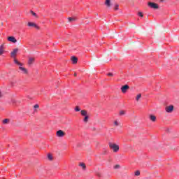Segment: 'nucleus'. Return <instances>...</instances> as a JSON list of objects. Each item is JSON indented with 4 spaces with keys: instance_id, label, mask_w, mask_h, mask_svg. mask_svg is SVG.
<instances>
[{
    "instance_id": "nucleus-33",
    "label": "nucleus",
    "mask_w": 179,
    "mask_h": 179,
    "mask_svg": "<svg viewBox=\"0 0 179 179\" xmlns=\"http://www.w3.org/2000/svg\"><path fill=\"white\" fill-rule=\"evenodd\" d=\"M74 76L76 77L78 76V74L76 73H74Z\"/></svg>"
},
{
    "instance_id": "nucleus-19",
    "label": "nucleus",
    "mask_w": 179,
    "mask_h": 179,
    "mask_svg": "<svg viewBox=\"0 0 179 179\" xmlns=\"http://www.w3.org/2000/svg\"><path fill=\"white\" fill-rule=\"evenodd\" d=\"M134 176H136V177H138L139 176H141V171H136L134 173Z\"/></svg>"
},
{
    "instance_id": "nucleus-4",
    "label": "nucleus",
    "mask_w": 179,
    "mask_h": 179,
    "mask_svg": "<svg viewBox=\"0 0 179 179\" xmlns=\"http://www.w3.org/2000/svg\"><path fill=\"white\" fill-rule=\"evenodd\" d=\"M66 135V133L62 130H58L56 132V136H58V138H64Z\"/></svg>"
},
{
    "instance_id": "nucleus-36",
    "label": "nucleus",
    "mask_w": 179,
    "mask_h": 179,
    "mask_svg": "<svg viewBox=\"0 0 179 179\" xmlns=\"http://www.w3.org/2000/svg\"><path fill=\"white\" fill-rule=\"evenodd\" d=\"M0 97H1V92H0Z\"/></svg>"
},
{
    "instance_id": "nucleus-8",
    "label": "nucleus",
    "mask_w": 179,
    "mask_h": 179,
    "mask_svg": "<svg viewBox=\"0 0 179 179\" xmlns=\"http://www.w3.org/2000/svg\"><path fill=\"white\" fill-rule=\"evenodd\" d=\"M8 41H10V43H17V40L16 39V38H15V36H8L7 38Z\"/></svg>"
},
{
    "instance_id": "nucleus-32",
    "label": "nucleus",
    "mask_w": 179,
    "mask_h": 179,
    "mask_svg": "<svg viewBox=\"0 0 179 179\" xmlns=\"http://www.w3.org/2000/svg\"><path fill=\"white\" fill-rule=\"evenodd\" d=\"M97 176L100 178V177H101V174L97 173Z\"/></svg>"
},
{
    "instance_id": "nucleus-5",
    "label": "nucleus",
    "mask_w": 179,
    "mask_h": 179,
    "mask_svg": "<svg viewBox=\"0 0 179 179\" xmlns=\"http://www.w3.org/2000/svg\"><path fill=\"white\" fill-rule=\"evenodd\" d=\"M27 26L29 27H34L35 29H36V30H40V27H38V25H37V24L34 22H29L27 23Z\"/></svg>"
},
{
    "instance_id": "nucleus-9",
    "label": "nucleus",
    "mask_w": 179,
    "mask_h": 179,
    "mask_svg": "<svg viewBox=\"0 0 179 179\" xmlns=\"http://www.w3.org/2000/svg\"><path fill=\"white\" fill-rule=\"evenodd\" d=\"M71 59L73 65H76V64H78V59L76 57V56H72Z\"/></svg>"
},
{
    "instance_id": "nucleus-26",
    "label": "nucleus",
    "mask_w": 179,
    "mask_h": 179,
    "mask_svg": "<svg viewBox=\"0 0 179 179\" xmlns=\"http://www.w3.org/2000/svg\"><path fill=\"white\" fill-rule=\"evenodd\" d=\"M138 15L140 17H143V13H142V12H138Z\"/></svg>"
},
{
    "instance_id": "nucleus-3",
    "label": "nucleus",
    "mask_w": 179,
    "mask_h": 179,
    "mask_svg": "<svg viewBox=\"0 0 179 179\" xmlns=\"http://www.w3.org/2000/svg\"><path fill=\"white\" fill-rule=\"evenodd\" d=\"M148 5L149 8H151V9H159V4L157 3L149 1Z\"/></svg>"
},
{
    "instance_id": "nucleus-31",
    "label": "nucleus",
    "mask_w": 179,
    "mask_h": 179,
    "mask_svg": "<svg viewBox=\"0 0 179 179\" xmlns=\"http://www.w3.org/2000/svg\"><path fill=\"white\" fill-rule=\"evenodd\" d=\"M114 169H120V165H119V164H116V165L114 166Z\"/></svg>"
},
{
    "instance_id": "nucleus-34",
    "label": "nucleus",
    "mask_w": 179,
    "mask_h": 179,
    "mask_svg": "<svg viewBox=\"0 0 179 179\" xmlns=\"http://www.w3.org/2000/svg\"><path fill=\"white\" fill-rule=\"evenodd\" d=\"M160 2H164V0H160Z\"/></svg>"
},
{
    "instance_id": "nucleus-23",
    "label": "nucleus",
    "mask_w": 179,
    "mask_h": 179,
    "mask_svg": "<svg viewBox=\"0 0 179 179\" xmlns=\"http://www.w3.org/2000/svg\"><path fill=\"white\" fill-rule=\"evenodd\" d=\"M68 20H69V22H73V21H75L76 20H75V17H69L68 18Z\"/></svg>"
},
{
    "instance_id": "nucleus-35",
    "label": "nucleus",
    "mask_w": 179,
    "mask_h": 179,
    "mask_svg": "<svg viewBox=\"0 0 179 179\" xmlns=\"http://www.w3.org/2000/svg\"><path fill=\"white\" fill-rule=\"evenodd\" d=\"M94 131H96V128H94Z\"/></svg>"
},
{
    "instance_id": "nucleus-29",
    "label": "nucleus",
    "mask_w": 179,
    "mask_h": 179,
    "mask_svg": "<svg viewBox=\"0 0 179 179\" xmlns=\"http://www.w3.org/2000/svg\"><path fill=\"white\" fill-rule=\"evenodd\" d=\"M114 124H115V125L116 127H118V125H119L118 122H117V120H115V121L114 122Z\"/></svg>"
},
{
    "instance_id": "nucleus-30",
    "label": "nucleus",
    "mask_w": 179,
    "mask_h": 179,
    "mask_svg": "<svg viewBox=\"0 0 179 179\" xmlns=\"http://www.w3.org/2000/svg\"><path fill=\"white\" fill-rule=\"evenodd\" d=\"M38 107H40V106H38V104H35L34 106V108H38Z\"/></svg>"
},
{
    "instance_id": "nucleus-16",
    "label": "nucleus",
    "mask_w": 179,
    "mask_h": 179,
    "mask_svg": "<svg viewBox=\"0 0 179 179\" xmlns=\"http://www.w3.org/2000/svg\"><path fill=\"white\" fill-rule=\"evenodd\" d=\"M3 52H5L3 45H1L0 46V55H2V54H3Z\"/></svg>"
},
{
    "instance_id": "nucleus-14",
    "label": "nucleus",
    "mask_w": 179,
    "mask_h": 179,
    "mask_svg": "<svg viewBox=\"0 0 179 179\" xmlns=\"http://www.w3.org/2000/svg\"><path fill=\"white\" fill-rule=\"evenodd\" d=\"M81 115H82L83 117H86V116H87V110H81Z\"/></svg>"
},
{
    "instance_id": "nucleus-18",
    "label": "nucleus",
    "mask_w": 179,
    "mask_h": 179,
    "mask_svg": "<svg viewBox=\"0 0 179 179\" xmlns=\"http://www.w3.org/2000/svg\"><path fill=\"white\" fill-rule=\"evenodd\" d=\"M141 97H142V94H138L136 97V101H139V99H141Z\"/></svg>"
},
{
    "instance_id": "nucleus-12",
    "label": "nucleus",
    "mask_w": 179,
    "mask_h": 179,
    "mask_svg": "<svg viewBox=\"0 0 179 179\" xmlns=\"http://www.w3.org/2000/svg\"><path fill=\"white\" fill-rule=\"evenodd\" d=\"M150 120L152 121V122H156V116L153 115H150Z\"/></svg>"
},
{
    "instance_id": "nucleus-10",
    "label": "nucleus",
    "mask_w": 179,
    "mask_h": 179,
    "mask_svg": "<svg viewBox=\"0 0 179 179\" xmlns=\"http://www.w3.org/2000/svg\"><path fill=\"white\" fill-rule=\"evenodd\" d=\"M19 69L24 73V75H27L29 73V71H27V69L24 67L20 66Z\"/></svg>"
},
{
    "instance_id": "nucleus-6",
    "label": "nucleus",
    "mask_w": 179,
    "mask_h": 179,
    "mask_svg": "<svg viewBox=\"0 0 179 179\" xmlns=\"http://www.w3.org/2000/svg\"><path fill=\"white\" fill-rule=\"evenodd\" d=\"M129 85H124L123 86L121 87V90H122V93H127V90H129Z\"/></svg>"
},
{
    "instance_id": "nucleus-27",
    "label": "nucleus",
    "mask_w": 179,
    "mask_h": 179,
    "mask_svg": "<svg viewBox=\"0 0 179 179\" xmlns=\"http://www.w3.org/2000/svg\"><path fill=\"white\" fill-rule=\"evenodd\" d=\"M125 114V110H121L119 113V115H124Z\"/></svg>"
},
{
    "instance_id": "nucleus-20",
    "label": "nucleus",
    "mask_w": 179,
    "mask_h": 179,
    "mask_svg": "<svg viewBox=\"0 0 179 179\" xmlns=\"http://www.w3.org/2000/svg\"><path fill=\"white\" fill-rule=\"evenodd\" d=\"M83 121L84 122H87V121H89V115L84 116Z\"/></svg>"
},
{
    "instance_id": "nucleus-25",
    "label": "nucleus",
    "mask_w": 179,
    "mask_h": 179,
    "mask_svg": "<svg viewBox=\"0 0 179 179\" xmlns=\"http://www.w3.org/2000/svg\"><path fill=\"white\" fill-rule=\"evenodd\" d=\"M31 13L32 16L37 17V13H34L33 10H31Z\"/></svg>"
},
{
    "instance_id": "nucleus-13",
    "label": "nucleus",
    "mask_w": 179,
    "mask_h": 179,
    "mask_svg": "<svg viewBox=\"0 0 179 179\" xmlns=\"http://www.w3.org/2000/svg\"><path fill=\"white\" fill-rule=\"evenodd\" d=\"M105 5H106L108 8H110V6H111V0H106Z\"/></svg>"
},
{
    "instance_id": "nucleus-1",
    "label": "nucleus",
    "mask_w": 179,
    "mask_h": 179,
    "mask_svg": "<svg viewBox=\"0 0 179 179\" xmlns=\"http://www.w3.org/2000/svg\"><path fill=\"white\" fill-rule=\"evenodd\" d=\"M17 51H19L18 48H15L10 53V57L14 59V62L16 65H19L20 66H23V63L19 62V60L16 59V57L17 55Z\"/></svg>"
},
{
    "instance_id": "nucleus-7",
    "label": "nucleus",
    "mask_w": 179,
    "mask_h": 179,
    "mask_svg": "<svg viewBox=\"0 0 179 179\" xmlns=\"http://www.w3.org/2000/svg\"><path fill=\"white\" fill-rule=\"evenodd\" d=\"M165 110H166V113H171L172 111H174V106L170 105L169 106H166L165 108Z\"/></svg>"
},
{
    "instance_id": "nucleus-24",
    "label": "nucleus",
    "mask_w": 179,
    "mask_h": 179,
    "mask_svg": "<svg viewBox=\"0 0 179 179\" xmlns=\"http://www.w3.org/2000/svg\"><path fill=\"white\" fill-rule=\"evenodd\" d=\"M75 111H76V112L80 111V108L78 106H76Z\"/></svg>"
},
{
    "instance_id": "nucleus-15",
    "label": "nucleus",
    "mask_w": 179,
    "mask_h": 179,
    "mask_svg": "<svg viewBox=\"0 0 179 179\" xmlns=\"http://www.w3.org/2000/svg\"><path fill=\"white\" fill-rule=\"evenodd\" d=\"M79 166L83 168V170H86V164L83 162H80Z\"/></svg>"
},
{
    "instance_id": "nucleus-22",
    "label": "nucleus",
    "mask_w": 179,
    "mask_h": 179,
    "mask_svg": "<svg viewBox=\"0 0 179 179\" xmlns=\"http://www.w3.org/2000/svg\"><path fill=\"white\" fill-rule=\"evenodd\" d=\"M119 8H120V5L115 4V8H114V10H118L120 9Z\"/></svg>"
},
{
    "instance_id": "nucleus-17",
    "label": "nucleus",
    "mask_w": 179,
    "mask_h": 179,
    "mask_svg": "<svg viewBox=\"0 0 179 179\" xmlns=\"http://www.w3.org/2000/svg\"><path fill=\"white\" fill-rule=\"evenodd\" d=\"M9 121H10V120L9 119H8V118H6V119H4V120H3V124H9Z\"/></svg>"
},
{
    "instance_id": "nucleus-11",
    "label": "nucleus",
    "mask_w": 179,
    "mask_h": 179,
    "mask_svg": "<svg viewBox=\"0 0 179 179\" xmlns=\"http://www.w3.org/2000/svg\"><path fill=\"white\" fill-rule=\"evenodd\" d=\"M35 60L36 59H34V57H30L28 60V65H31V64H33Z\"/></svg>"
},
{
    "instance_id": "nucleus-28",
    "label": "nucleus",
    "mask_w": 179,
    "mask_h": 179,
    "mask_svg": "<svg viewBox=\"0 0 179 179\" xmlns=\"http://www.w3.org/2000/svg\"><path fill=\"white\" fill-rule=\"evenodd\" d=\"M107 76L113 77V76H114V74H113V73H108Z\"/></svg>"
},
{
    "instance_id": "nucleus-2",
    "label": "nucleus",
    "mask_w": 179,
    "mask_h": 179,
    "mask_svg": "<svg viewBox=\"0 0 179 179\" xmlns=\"http://www.w3.org/2000/svg\"><path fill=\"white\" fill-rule=\"evenodd\" d=\"M109 148L112 149L115 153H117L120 150V146L115 143H109Z\"/></svg>"
},
{
    "instance_id": "nucleus-21",
    "label": "nucleus",
    "mask_w": 179,
    "mask_h": 179,
    "mask_svg": "<svg viewBox=\"0 0 179 179\" xmlns=\"http://www.w3.org/2000/svg\"><path fill=\"white\" fill-rule=\"evenodd\" d=\"M48 160H53L54 158L52 157V155L48 154Z\"/></svg>"
}]
</instances>
